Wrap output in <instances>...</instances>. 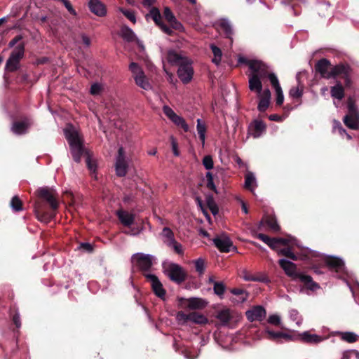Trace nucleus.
Returning <instances> with one entry per match:
<instances>
[{
	"label": "nucleus",
	"instance_id": "obj_1",
	"mask_svg": "<svg viewBox=\"0 0 359 359\" xmlns=\"http://www.w3.org/2000/svg\"><path fill=\"white\" fill-rule=\"evenodd\" d=\"M21 34L15 36L8 43L10 48L14 47L5 65V71L13 72L20 69V60L25 56V43Z\"/></svg>",
	"mask_w": 359,
	"mask_h": 359
},
{
	"label": "nucleus",
	"instance_id": "obj_2",
	"mask_svg": "<svg viewBox=\"0 0 359 359\" xmlns=\"http://www.w3.org/2000/svg\"><path fill=\"white\" fill-rule=\"evenodd\" d=\"M64 133L69 144L74 160L77 163L80 162L84 149L79 132L72 125H68L64 129Z\"/></svg>",
	"mask_w": 359,
	"mask_h": 359
},
{
	"label": "nucleus",
	"instance_id": "obj_3",
	"mask_svg": "<svg viewBox=\"0 0 359 359\" xmlns=\"http://www.w3.org/2000/svg\"><path fill=\"white\" fill-rule=\"evenodd\" d=\"M249 89L257 93L259 99L257 109L260 111H265L269 106L271 100V92L269 89L262 90V79H258L256 76L250 78L248 81Z\"/></svg>",
	"mask_w": 359,
	"mask_h": 359
},
{
	"label": "nucleus",
	"instance_id": "obj_4",
	"mask_svg": "<svg viewBox=\"0 0 359 359\" xmlns=\"http://www.w3.org/2000/svg\"><path fill=\"white\" fill-rule=\"evenodd\" d=\"M238 62L239 64H245L249 67L250 70L248 74L249 80L254 76H256L258 79H262L269 74L268 67L260 60H248L243 56H239Z\"/></svg>",
	"mask_w": 359,
	"mask_h": 359
},
{
	"label": "nucleus",
	"instance_id": "obj_5",
	"mask_svg": "<svg viewBox=\"0 0 359 359\" xmlns=\"http://www.w3.org/2000/svg\"><path fill=\"white\" fill-rule=\"evenodd\" d=\"M129 69L132 72L135 83L141 88L149 90L151 89V85L144 74L142 68L135 62H131Z\"/></svg>",
	"mask_w": 359,
	"mask_h": 359
},
{
	"label": "nucleus",
	"instance_id": "obj_6",
	"mask_svg": "<svg viewBox=\"0 0 359 359\" xmlns=\"http://www.w3.org/2000/svg\"><path fill=\"white\" fill-rule=\"evenodd\" d=\"M164 272L172 281L180 283L186 278V273L180 265L175 263L163 264Z\"/></svg>",
	"mask_w": 359,
	"mask_h": 359
},
{
	"label": "nucleus",
	"instance_id": "obj_7",
	"mask_svg": "<svg viewBox=\"0 0 359 359\" xmlns=\"http://www.w3.org/2000/svg\"><path fill=\"white\" fill-rule=\"evenodd\" d=\"M155 257L153 255L144 253H136L132 257V262L139 269L143 271H148L151 269Z\"/></svg>",
	"mask_w": 359,
	"mask_h": 359
},
{
	"label": "nucleus",
	"instance_id": "obj_8",
	"mask_svg": "<svg viewBox=\"0 0 359 359\" xmlns=\"http://www.w3.org/2000/svg\"><path fill=\"white\" fill-rule=\"evenodd\" d=\"M176 318L177 321L182 324L191 322L196 324L205 325L208 322V318L204 315L197 312L185 313L183 311H180L177 313Z\"/></svg>",
	"mask_w": 359,
	"mask_h": 359
},
{
	"label": "nucleus",
	"instance_id": "obj_9",
	"mask_svg": "<svg viewBox=\"0 0 359 359\" xmlns=\"http://www.w3.org/2000/svg\"><path fill=\"white\" fill-rule=\"evenodd\" d=\"M216 318L223 326H229L231 323H237L241 320V314L229 309H223L218 311Z\"/></svg>",
	"mask_w": 359,
	"mask_h": 359
},
{
	"label": "nucleus",
	"instance_id": "obj_10",
	"mask_svg": "<svg viewBox=\"0 0 359 359\" xmlns=\"http://www.w3.org/2000/svg\"><path fill=\"white\" fill-rule=\"evenodd\" d=\"M194 70L191 62L187 58L180 63L177 74L180 80L184 83H189L193 76Z\"/></svg>",
	"mask_w": 359,
	"mask_h": 359
},
{
	"label": "nucleus",
	"instance_id": "obj_11",
	"mask_svg": "<svg viewBox=\"0 0 359 359\" xmlns=\"http://www.w3.org/2000/svg\"><path fill=\"white\" fill-rule=\"evenodd\" d=\"M128 161L125 156V151L123 147H120L118 150V155L116 158L115 170L119 177H123L128 171Z\"/></svg>",
	"mask_w": 359,
	"mask_h": 359
},
{
	"label": "nucleus",
	"instance_id": "obj_12",
	"mask_svg": "<svg viewBox=\"0 0 359 359\" xmlns=\"http://www.w3.org/2000/svg\"><path fill=\"white\" fill-rule=\"evenodd\" d=\"M37 194L39 197L46 200L50 205L53 210L58 208V201L57 199V194L55 191L48 187H42L37 190Z\"/></svg>",
	"mask_w": 359,
	"mask_h": 359
},
{
	"label": "nucleus",
	"instance_id": "obj_13",
	"mask_svg": "<svg viewBox=\"0 0 359 359\" xmlns=\"http://www.w3.org/2000/svg\"><path fill=\"white\" fill-rule=\"evenodd\" d=\"M351 69L347 65H339L332 67L330 79L340 77L344 79L346 86L351 83Z\"/></svg>",
	"mask_w": 359,
	"mask_h": 359
},
{
	"label": "nucleus",
	"instance_id": "obj_14",
	"mask_svg": "<svg viewBox=\"0 0 359 359\" xmlns=\"http://www.w3.org/2000/svg\"><path fill=\"white\" fill-rule=\"evenodd\" d=\"M163 111L177 126L181 127L185 132L189 130V126L185 120L182 116H178L170 107L167 105L163 106Z\"/></svg>",
	"mask_w": 359,
	"mask_h": 359
},
{
	"label": "nucleus",
	"instance_id": "obj_15",
	"mask_svg": "<svg viewBox=\"0 0 359 359\" xmlns=\"http://www.w3.org/2000/svg\"><path fill=\"white\" fill-rule=\"evenodd\" d=\"M163 111L177 126L181 127L185 132L189 130V126L185 120L182 116H178L170 107L167 105L163 106Z\"/></svg>",
	"mask_w": 359,
	"mask_h": 359
},
{
	"label": "nucleus",
	"instance_id": "obj_16",
	"mask_svg": "<svg viewBox=\"0 0 359 359\" xmlns=\"http://www.w3.org/2000/svg\"><path fill=\"white\" fill-rule=\"evenodd\" d=\"M256 236L273 250H277L281 245L286 246L289 243V239L282 238H271L263 233H258Z\"/></svg>",
	"mask_w": 359,
	"mask_h": 359
},
{
	"label": "nucleus",
	"instance_id": "obj_17",
	"mask_svg": "<svg viewBox=\"0 0 359 359\" xmlns=\"http://www.w3.org/2000/svg\"><path fill=\"white\" fill-rule=\"evenodd\" d=\"M213 243L216 248L222 252H229L231 248H235L233 246L232 241L226 234L216 236L213 239Z\"/></svg>",
	"mask_w": 359,
	"mask_h": 359
},
{
	"label": "nucleus",
	"instance_id": "obj_18",
	"mask_svg": "<svg viewBox=\"0 0 359 359\" xmlns=\"http://www.w3.org/2000/svg\"><path fill=\"white\" fill-rule=\"evenodd\" d=\"M266 315L265 309L262 306H255L245 312L247 319L250 322L262 321Z\"/></svg>",
	"mask_w": 359,
	"mask_h": 359
},
{
	"label": "nucleus",
	"instance_id": "obj_19",
	"mask_svg": "<svg viewBox=\"0 0 359 359\" xmlns=\"http://www.w3.org/2000/svg\"><path fill=\"white\" fill-rule=\"evenodd\" d=\"M147 280L151 283L152 290L155 294L158 297L163 299L165 296V290L158 278L154 274L145 273Z\"/></svg>",
	"mask_w": 359,
	"mask_h": 359
},
{
	"label": "nucleus",
	"instance_id": "obj_20",
	"mask_svg": "<svg viewBox=\"0 0 359 359\" xmlns=\"http://www.w3.org/2000/svg\"><path fill=\"white\" fill-rule=\"evenodd\" d=\"M149 15L151 16L152 20L155 22L156 25H158L164 33H165L170 36L172 34L173 32L170 29V27L166 26L165 25H164L163 23L162 17H161L160 11L158 8H152L150 10Z\"/></svg>",
	"mask_w": 359,
	"mask_h": 359
},
{
	"label": "nucleus",
	"instance_id": "obj_21",
	"mask_svg": "<svg viewBox=\"0 0 359 359\" xmlns=\"http://www.w3.org/2000/svg\"><path fill=\"white\" fill-rule=\"evenodd\" d=\"M149 15L151 16L152 20L155 22L156 25H158L164 33H165L170 36L172 34L173 32L170 29V27L166 26L165 25H164L163 23L162 17H161L160 11L158 8H152L150 10Z\"/></svg>",
	"mask_w": 359,
	"mask_h": 359
},
{
	"label": "nucleus",
	"instance_id": "obj_22",
	"mask_svg": "<svg viewBox=\"0 0 359 359\" xmlns=\"http://www.w3.org/2000/svg\"><path fill=\"white\" fill-rule=\"evenodd\" d=\"M298 337L301 341L311 344H317L325 339L324 337L311 333V331L301 332Z\"/></svg>",
	"mask_w": 359,
	"mask_h": 359
},
{
	"label": "nucleus",
	"instance_id": "obj_23",
	"mask_svg": "<svg viewBox=\"0 0 359 359\" xmlns=\"http://www.w3.org/2000/svg\"><path fill=\"white\" fill-rule=\"evenodd\" d=\"M276 93V104L281 105L284 101V95L279 81L274 73H269L267 76Z\"/></svg>",
	"mask_w": 359,
	"mask_h": 359
},
{
	"label": "nucleus",
	"instance_id": "obj_24",
	"mask_svg": "<svg viewBox=\"0 0 359 359\" xmlns=\"http://www.w3.org/2000/svg\"><path fill=\"white\" fill-rule=\"evenodd\" d=\"M332 66L330 62L326 59H322L318 62L316 65V69L319 72L322 77L330 79Z\"/></svg>",
	"mask_w": 359,
	"mask_h": 359
},
{
	"label": "nucleus",
	"instance_id": "obj_25",
	"mask_svg": "<svg viewBox=\"0 0 359 359\" xmlns=\"http://www.w3.org/2000/svg\"><path fill=\"white\" fill-rule=\"evenodd\" d=\"M279 264L288 276L294 279L298 278L299 273L296 272V265L294 263L287 259H281L279 260Z\"/></svg>",
	"mask_w": 359,
	"mask_h": 359
},
{
	"label": "nucleus",
	"instance_id": "obj_26",
	"mask_svg": "<svg viewBox=\"0 0 359 359\" xmlns=\"http://www.w3.org/2000/svg\"><path fill=\"white\" fill-rule=\"evenodd\" d=\"M88 6L90 11L97 16L103 17L107 14L105 6L99 0H90Z\"/></svg>",
	"mask_w": 359,
	"mask_h": 359
},
{
	"label": "nucleus",
	"instance_id": "obj_27",
	"mask_svg": "<svg viewBox=\"0 0 359 359\" xmlns=\"http://www.w3.org/2000/svg\"><path fill=\"white\" fill-rule=\"evenodd\" d=\"M344 124L350 129H359V112L348 114L344 117Z\"/></svg>",
	"mask_w": 359,
	"mask_h": 359
},
{
	"label": "nucleus",
	"instance_id": "obj_28",
	"mask_svg": "<svg viewBox=\"0 0 359 359\" xmlns=\"http://www.w3.org/2000/svg\"><path fill=\"white\" fill-rule=\"evenodd\" d=\"M32 125V121L29 118H25L20 121L15 122L11 128V130L18 135H21L27 132Z\"/></svg>",
	"mask_w": 359,
	"mask_h": 359
},
{
	"label": "nucleus",
	"instance_id": "obj_29",
	"mask_svg": "<svg viewBox=\"0 0 359 359\" xmlns=\"http://www.w3.org/2000/svg\"><path fill=\"white\" fill-rule=\"evenodd\" d=\"M266 130L265 123L260 120H256L250 126V134L254 138H257L262 135V134Z\"/></svg>",
	"mask_w": 359,
	"mask_h": 359
},
{
	"label": "nucleus",
	"instance_id": "obj_30",
	"mask_svg": "<svg viewBox=\"0 0 359 359\" xmlns=\"http://www.w3.org/2000/svg\"><path fill=\"white\" fill-rule=\"evenodd\" d=\"M116 215L121 224L126 226H130L135 220V215L125 210H118Z\"/></svg>",
	"mask_w": 359,
	"mask_h": 359
},
{
	"label": "nucleus",
	"instance_id": "obj_31",
	"mask_svg": "<svg viewBox=\"0 0 359 359\" xmlns=\"http://www.w3.org/2000/svg\"><path fill=\"white\" fill-rule=\"evenodd\" d=\"M261 225L269 228L273 232H277L280 230V226L277 223L276 219L272 216H266L261 221Z\"/></svg>",
	"mask_w": 359,
	"mask_h": 359
},
{
	"label": "nucleus",
	"instance_id": "obj_32",
	"mask_svg": "<svg viewBox=\"0 0 359 359\" xmlns=\"http://www.w3.org/2000/svg\"><path fill=\"white\" fill-rule=\"evenodd\" d=\"M298 279L302 283H304V285L308 289H309L311 290L314 291V290H317L318 288H319L318 285L313 280L312 278L310 276L305 275L303 273H299V275H298Z\"/></svg>",
	"mask_w": 359,
	"mask_h": 359
},
{
	"label": "nucleus",
	"instance_id": "obj_33",
	"mask_svg": "<svg viewBox=\"0 0 359 359\" xmlns=\"http://www.w3.org/2000/svg\"><path fill=\"white\" fill-rule=\"evenodd\" d=\"M207 305V302L198 297H192L187 299V306L191 309H201Z\"/></svg>",
	"mask_w": 359,
	"mask_h": 359
},
{
	"label": "nucleus",
	"instance_id": "obj_34",
	"mask_svg": "<svg viewBox=\"0 0 359 359\" xmlns=\"http://www.w3.org/2000/svg\"><path fill=\"white\" fill-rule=\"evenodd\" d=\"M244 187L245 189L254 193L255 189L257 187V181L252 172H248L246 173Z\"/></svg>",
	"mask_w": 359,
	"mask_h": 359
},
{
	"label": "nucleus",
	"instance_id": "obj_35",
	"mask_svg": "<svg viewBox=\"0 0 359 359\" xmlns=\"http://www.w3.org/2000/svg\"><path fill=\"white\" fill-rule=\"evenodd\" d=\"M331 96L337 100H342L344 97V90L340 83H337L334 86H332L330 90Z\"/></svg>",
	"mask_w": 359,
	"mask_h": 359
},
{
	"label": "nucleus",
	"instance_id": "obj_36",
	"mask_svg": "<svg viewBox=\"0 0 359 359\" xmlns=\"http://www.w3.org/2000/svg\"><path fill=\"white\" fill-rule=\"evenodd\" d=\"M231 292L237 296H241L240 299H232L231 302L234 304H241L245 302L248 297V293L243 290L234 288L231 290Z\"/></svg>",
	"mask_w": 359,
	"mask_h": 359
},
{
	"label": "nucleus",
	"instance_id": "obj_37",
	"mask_svg": "<svg viewBox=\"0 0 359 359\" xmlns=\"http://www.w3.org/2000/svg\"><path fill=\"white\" fill-rule=\"evenodd\" d=\"M186 59L187 57H182L175 50H169L167 53V60L171 64L180 65V63Z\"/></svg>",
	"mask_w": 359,
	"mask_h": 359
},
{
	"label": "nucleus",
	"instance_id": "obj_38",
	"mask_svg": "<svg viewBox=\"0 0 359 359\" xmlns=\"http://www.w3.org/2000/svg\"><path fill=\"white\" fill-rule=\"evenodd\" d=\"M161 236L164 243H165L168 246L174 241H175L173 232L168 227H164L163 229Z\"/></svg>",
	"mask_w": 359,
	"mask_h": 359
},
{
	"label": "nucleus",
	"instance_id": "obj_39",
	"mask_svg": "<svg viewBox=\"0 0 359 359\" xmlns=\"http://www.w3.org/2000/svg\"><path fill=\"white\" fill-rule=\"evenodd\" d=\"M219 27L222 29V30L224 32L226 36L231 39L233 34V32L230 22L226 19L221 20L219 22Z\"/></svg>",
	"mask_w": 359,
	"mask_h": 359
},
{
	"label": "nucleus",
	"instance_id": "obj_40",
	"mask_svg": "<svg viewBox=\"0 0 359 359\" xmlns=\"http://www.w3.org/2000/svg\"><path fill=\"white\" fill-rule=\"evenodd\" d=\"M210 49L213 53V58L212 60V62L215 64L216 65H219L220 64V62L222 60V53L219 48L216 46L215 44H211L210 46Z\"/></svg>",
	"mask_w": 359,
	"mask_h": 359
},
{
	"label": "nucleus",
	"instance_id": "obj_41",
	"mask_svg": "<svg viewBox=\"0 0 359 359\" xmlns=\"http://www.w3.org/2000/svg\"><path fill=\"white\" fill-rule=\"evenodd\" d=\"M197 131L199 135V138L201 140L202 144L204 145L205 140L206 126L201 119L197 120L196 126Z\"/></svg>",
	"mask_w": 359,
	"mask_h": 359
},
{
	"label": "nucleus",
	"instance_id": "obj_42",
	"mask_svg": "<svg viewBox=\"0 0 359 359\" xmlns=\"http://www.w3.org/2000/svg\"><path fill=\"white\" fill-rule=\"evenodd\" d=\"M121 36L126 41H131L135 39V35L128 27H123L121 30Z\"/></svg>",
	"mask_w": 359,
	"mask_h": 359
},
{
	"label": "nucleus",
	"instance_id": "obj_43",
	"mask_svg": "<svg viewBox=\"0 0 359 359\" xmlns=\"http://www.w3.org/2000/svg\"><path fill=\"white\" fill-rule=\"evenodd\" d=\"M304 86L299 84L297 87L292 88L290 90L289 95L292 98H299L303 94Z\"/></svg>",
	"mask_w": 359,
	"mask_h": 359
},
{
	"label": "nucleus",
	"instance_id": "obj_44",
	"mask_svg": "<svg viewBox=\"0 0 359 359\" xmlns=\"http://www.w3.org/2000/svg\"><path fill=\"white\" fill-rule=\"evenodd\" d=\"M11 206L15 211H20L22 210V203L21 200L15 196L11 201Z\"/></svg>",
	"mask_w": 359,
	"mask_h": 359
},
{
	"label": "nucleus",
	"instance_id": "obj_45",
	"mask_svg": "<svg viewBox=\"0 0 359 359\" xmlns=\"http://www.w3.org/2000/svg\"><path fill=\"white\" fill-rule=\"evenodd\" d=\"M341 339L345 341L353 343L357 341L358 336L353 332H346L341 333Z\"/></svg>",
	"mask_w": 359,
	"mask_h": 359
},
{
	"label": "nucleus",
	"instance_id": "obj_46",
	"mask_svg": "<svg viewBox=\"0 0 359 359\" xmlns=\"http://www.w3.org/2000/svg\"><path fill=\"white\" fill-rule=\"evenodd\" d=\"M276 250H278V252L279 255H282L285 257H287L292 260H297L296 255L292 252V250L290 248H283L281 250H278V248Z\"/></svg>",
	"mask_w": 359,
	"mask_h": 359
},
{
	"label": "nucleus",
	"instance_id": "obj_47",
	"mask_svg": "<svg viewBox=\"0 0 359 359\" xmlns=\"http://www.w3.org/2000/svg\"><path fill=\"white\" fill-rule=\"evenodd\" d=\"M214 292L219 296L220 297H222V295L224 293L225 291V286L221 282H215L214 283Z\"/></svg>",
	"mask_w": 359,
	"mask_h": 359
},
{
	"label": "nucleus",
	"instance_id": "obj_48",
	"mask_svg": "<svg viewBox=\"0 0 359 359\" xmlns=\"http://www.w3.org/2000/svg\"><path fill=\"white\" fill-rule=\"evenodd\" d=\"M290 317L291 320L296 322L297 325L302 323V318L297 310L292 309L290 311Z\"/></svg>",
	"mask_w": 359,
	"mask_h": 359
},
{
	"label": "nucleus",
	"instance_id": "obj_49",
	"mask_svg": "<svg viewBox=\"0 0 359 359\" xmlns=\"http://www.w3.org/2000/svg\"><path fill=\"white\" fill-rule=\"evenodd\" d=\"M207 187L215 192H217L216 187L213 182V176L210 172L206 173Z\"/></svg>",
	"mask_w": 359,
	"mask_h": 359
},
{
	"label": "nucleus",
	"instance_id": "obj_50",
	"mask_svg": "<svg viewBox=\"0 0 359 359\" xmlns=\"http://www.w3.org/2000/svg\"><path fill=\"white\" fill-rule=\"evenodd\" d=\"M203 165L207 170L213 168L214 163L211 156H205L203 159Z\"/></svg>",
	"mask_w": 359,
	"mask_h": 359
},
{
	"label": "nucleus",
	"instance_id": "obj_51",
	"mask_svg": "<svg viewBox=\"0 0 359 359\" xmlns=\"http://www.w3.org/2000/svg\"><path fill=\"white\" fill-rule=\"evenodd\" d=\"M119 11L132 22L135 23L136 22V18L135 15V13L128 10H124L123 8H119Z\"/></svg>",
	"mask_w": 359,
	"mask_h": 359
},
{
	"label": "nucleus",
	"instance_id": "obj_52",
	"mask_svg": "<svg viewBox=\"0 0 359 359\" xmlns=\"http://www.w3.org/2000/svg\"><path fill=\"white\" fill-rule=\"evenodd\" d=\"M168 247L172 248L175 252L179 255L183 254V248L182 245L177 243L176 241H174L172 243H171Z\"/></svg>",
	"mask_w": 359,
	"mask_h": 359
},
{
	"label": "nucleus",
	"instance_id": "obj_53",
	"mask_svg": "<svg viewBox=\"0 0 359 359\" xmlns=\"http://www.w3.org/2000/svg\"><path fill=\"white\" fill-rule=\"evenodd\" d=\"M102 90V86L100 83H95L91 86L90 92L92 95H99L101 93Z\"/></svg>",
	"mask_w": 359,
	"mask_h": 359
},
{
	"label": "nucleus",
	"instance_id": "obj_54",
	"mask_svg": "<svg viewBox=\"0 0 359 359\" xmlns=\"http://www.w3.org/2000/svg\"><path fill=\"white\" fill-rule=\"evenodd\" d=\"M172 150L175 156H178L180 155V152L178 150V144L176 139L173 136H170V137Z\"/></svg>",
	"mask_w": 359,
	"mask_h": 359
},
{
	"label": "nucleus",
	"instance_id": "obj_55",
	"mask_svg": "<svg viewBox=\"0 0 359 359\" xmlns=\"http://www.w3.org/2000/svg\"><path fill=\"white\" fill-rule=\"evenodd\" d=\"M195 267L199 273H203L205 269L204 261L202 259H198L195 261Z\"/></svg>",
	"mask_w": 359,
	"mask_h": 359
},
{
	"label": "nucleus",
	"instance_id": "obj_56",
	"mask_svg": "<svg viewBox=\"0 0 359 359\" xmlns=\"http://www.w3.org/2000/svg\"><path fill=\"white\" fill-rule=\"evenodd\" d=\"M268 323L273 325H278L280 323V317L276 314L271 315L268 318Z\"/></svg>",
	"mask_w": 359,
	"mask_h": 359
},
{
	"label": "nucleus",
	"instance_id": "obj_57",
	"mask_svg": "<svg viewBox=\"0 0 359 359\" xmlns=\"http://www.w3.org/2000/svg\"><path fill=\"white\" fill-rule=\"evenodd\" d=\"M172 29H175L176 30L182 31L183 30V26L177 20L176 18L173 20L169 22Z\"/></svg>",
	"mask_w": 359,
	"mask_h": 359
},
{
	"label": "nucleus",
	"instance_id": "obj_58",
	"mask_svg": "<svg viewBox=\"0 0 359 359\" xmlns=\"http://www.w3.org/2000/svg\"><path fill=\"white\" fill-rule=\"evenodd\" d=\"M163 15L168 22L175 18V15L168 7H165L164 8Z\"/></svg>",
	"mask_w": 359,
	"mask_h": 359
},
{
	"label": "nucleus",
	"instance_id": "obj_59",
	"mask_svg": "<svg viewBox=\"0 0 359 359\" xmlns=\"http://www.w3.org/2000/svg\"><path fill=\"white\" fill-rule=\"evenodd\" d=\"M280 332H273L270 330H266V333L268 334L267 338L271 340H278L280 339Z\"/></svg>",
	"mask_w": 359,
	"mask_h": 359
},
{
	"label": "nucleus",
	"instance_id": "obj_60",
	"mask_svg": "<svg viewBox=\"0 0 359 359\" xmlns=\"http://www.w3.org/2000/svg\"><path fill=\"white\" fill-rule=\"evenodd\" d=\"M60 1L63 3L65 8L68 10V11L70 13H72L73 15H76L75 10L73 8L72 4H70V2L68 0H60Z\"/></svg>",
	"mask_w": 359,
	"mask_h": 359
},
{
	"label": "nucleus",
	"instance_id": "obj_61",
	"mask_svg": "<svg viewBox=\"0 0 359 359\" xmlns=\"http://www.w3.org/2000/svg\"><path fill=\"white\" fill-rule=\"evenodd\" d=\"M327 264L332 267H339L341 265V261L338 259H331Z\"/></svg>",
	"mask_w": 359,
	"mask_h": 359
},
{
	"label": "nucleus",
	"instance_id": "obj_62",
	"mask_svg": "<svg viewBox=\"0 0 359 359\" xmlns=\"http://www.w3.org/2000/svg\"><path fill=\"white\" fill-rule=\"evenodd\" d=\"M86 163H87V166H88V169L90 171L95 172V163L93 161H92L90 156H88L86 159Z\"/></svg>",
	"mask_w": 359,
	"mask_h": 359
},
{
	"label": "nucleus",
	"instance_id": "obj_63",
	"mask_svg": "<svg viewBox=\"0 0 359 359\" xmlns=\"http://www.w3.org/2000/svg\"><path fill=\"white\" fill-rule=\"evenodd\" d=\"M348 114H352L353 112H358L355 106L354 105V104L353 102H351V101H349L348 103Z\"/></svg>",
	"mask_w": 359,
	"mask_h": 359
},
{
	"label": "nucleus",
	"instance_id": "obj_64",
	"mask_svg": "<svg viewBox=\"0 0 359 359\" xmlns=\"http://www.w3.org/2000/svg\"><path fill=\"white\" fill-rule=\"evenodd\" d=\"M81 39H82L83 43H84V45L86 46H87V47L90 46L91 41H90V38L87 35L82 34Z\"/></svg>",
	"mask_w": 359,
	"mask_h": 359
}]
</instances>
